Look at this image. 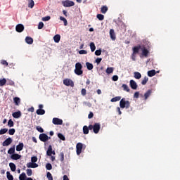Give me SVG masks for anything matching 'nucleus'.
<instances>
[{
	"mask_svg": "<svg viewBox=\"0 0 180 180\" xmlns=\"http://www.w3.org/2000/svg\"><path fill=\"white\" fill-rule=\"evenodd\" d=\"M130 101H127L126 98H122L120 101V108L121 109H129L130 108Z\"/></svg>",
	"mask_w": 180,
	"mask_h": 180,
	"instance_id": "nucleus-1",
	"label": "nucleus"
},
{
	"mask_svg": "<svg viewBox=\"0 0 180 180\" xmlns=\"http://www.w3.org/2000/svg\"><path fill=\"white\" fill-rule=\"evenodd\" d=\"M75 74H76V75H82V74H84L82 65L80 63H77L75 64Z\"/></svg>",
	"mask_w": 180,
	"mask_h": 180,
	"instance_id": "nucleus-2",
	"label": "nucleus"
},
{
	"mask_svg": "<svg viewBox=\"0 0 180 180\" xmlns=\"http://www.w3.org/2000/svg\"><path fill=\"white\" fill-rule=\"evenodd\" d=\"M89 130H93L95 134H98L99 133V130H101V124L100 123H95L94 125H89Z\"/></svg>",
	"mask_w": 180,
	"mask_h": 180,
	"instance_id": "nucleus-3",
	"label": "nucleus"
},
{
	"mask_svg": "<svg viewBox=\"0 0 180 180\" xmlns=\"http://www.w3.org/2000/svg\"><path fill=\"white\" fill-rule=\"evenodd\" d=\"M62 5L65 6V8H70L71 6H74V5H75V3L72 1L66 0L62 1Z\"/></svg>",
	"mask_w": 180,
	"mask_h": 180,
	"instance_id": "nucleus-4",
	"label": "nucleus"
},
{
	"mask_svg": "<svg viewBox=\"0 0 180 180\" xmlns=\"http://www.w3.org/2000/svg\"><path fill=\"white\" fill-rule=\"evenodd\" d=\"M84 147V145L82 143H78L76 145V153L77 155H79L82 153V148Z\"/></svg>",
	"mask_w": 180,
	"mask_h": 180,
	"instance_id": "nucleus-5",
	"label": "nucleus"
},
{
	"mask_svg": "<svg viewBox=\"0 0 180 180\" xmlns=\"http://www.w3.org/2000/svg\"><path fill=\"white\" fill-rule=\"evenodd\" d=\"M63 84L66 86H72V88H74V82L71 80V79H65L63 80Z\"/></svg>",
	"mask_w": 180,
	"mask_h": 180,
	"instance_id": "nucleus-6",
	"label": "nucleus"
},
{
	"mask_svg": "<svg viewBox=\"0 0 180 180\" xmlns=\"http://www.w3.org/2000/svg\"><path fill=\"white\" fill-rule=\"evenodd\" d=\"M39 139L40 140V141H42L43 143H46V141H47L49 140V136L46 134H40Z\"/></svg>",
	"mask_w": 180,
	"mask_h": 180,
	"instance_id": "nucleus-7",
	"label": "nucleus"
},
{
	"mask_svg": "<svg viewBox=\"0 0 180 180\" xmlns=\"http://www.w3.org/2000/svg\"><path fill=\"white\" fill-rule=\"evenodd\" d=\"M12 139L11 137L7 138L2 143L3 147H6L12 144Z\"/></svg>",
	"mask_w": 180,
	"mask_h": 180,
	"instance_id": "nucleus-8",
	"label": "nucleus"
},
{
	"mask_svg": "<svg viewBox=\"0 0 180 180\" xmlns=\"http://www.w3.org/2000/svg\"><path fill=\"white\" fill-rule=\"evenodd\" d=\"M15 30L18 33H22V32H23V30H25V26H23V25H22V24H18L15 27Z\"/></svg>",
	"mask_w": 180,
	"mask_h": 180,
	"instance_id": "nucleus-9",
	"label": "nucleus"
},
{
	"mask_svg": "<svg viewBox=\"0 0 180 180\" xmlns=\"http://www.w3.org/2000/svg\"><path fill=\"white\" fill-rule=\"evenodd\" d=\"M51 154L56 155V152L53 150V147L51 146V145H50L46 151V155H48L49 157H51Z\"/></svg>",
	"mask_w": 180,
	"mask_h": 180,
	"instance_id": "nucleus-10",
	"label": "nucleus"
},
{
	"mask_svg": "<svg viewBox=\"0 0 180 180\" xmlns=\"http://www.w3.org/2000/svg\"><path fill=\"white\" fill-rule=\"evenodd\" d=\"M52 122L53 123V124L61 125L63 124V120L55 117L53 118Z\"/></svg>",
	"mask_w": 180,
	"mask_h": 180,
	"instance_id": "nucleus-11",
	"label": "nucleus"
},
{
	"mask_svg": "<svg viewBox=\"0 0 180 180\" xmlns=\"http://www.w3.org/2000/svg\"><path fill=\"white\" fill-rule=\"evenodd\" d=\"M129 85H130V87L131 88V89H134V90H136L137 89V83L133 80V79H131L130 82H129Z\"/></svg>",
	"mask_w": 180,
	"mask_h": 180,
	"instance_id": "nucleus-12",
	"label": "nucleus"
},
{
	"mask_svg": "<svg viewBox=\"0 0 180 180\" xmlns=\"http://www.w3.org/2000/svg\"><path fill=\"white\" fill-rule=\"evenodd\" d=\"M151 94H153V91L151 89H149L144 94V100L147 101L150 96H151Z\"/></svg>",
	"mask_w": 180,
	"mask_h": 180,
	"instance_id": "nucleus-13",
	"label": "nucleus"
},
{
	"mask_svg": "<svg viewBox=\"0 0 180 180\" xmlns=\"http://www.w3.org/2000/svg\"><path fill=\"white\" fill-rule=\"evenodd\" d=\"M12 116L14 119H19L22 116V112L20 111L15 112L12 114Z\"/></svg>",
	"mask_w": 180,
	"mask_h": 180,
	"instance_id": "nucleus-14",
	"label": "nucleus"
},
{
	"mask_svg": "<svg viewBox=\"0 0 180 180\" xmlns=\"http://www.w3.org/2000/svg\"><path fill=\"white\" fill-rule=\"evenodd\" d=\"M140 49H141V46H134L132 50H133V56H134V54H137L139 53V51H140Z\"/></svg>",
	"mask_w": 180,
	"mask_h": 180,
	"instance_id": "nucleus-15",
	"label": "nucleus"
},
{
	"mask_svg": "<svg viewBox=\"0 0 180 180\" xmlns=\"http://www.w3.org/2000/svg\"><path fill=\"white\" fill-rule=\"evenodd\" d=\"M27 168H37V167H39V165H37V163H34V162H29L27 164Z\"/></svg>",
	"mask_w": 180,
	"mask_h": 180,
	"instance_id": "nucleus-16",
	"label": "nucleus"
},
{
	"mask_svg": "<svg viewBox=\"0 0 180 180\" xmlns=\"http://www.w3.org/2000/svg\"><path fill=\"white\" fill-rule=\"evenodd\" d=\"M110 36L112 40H116V34H115V30H110Z\"/></svg>",
	"mask_w": 180,
	"mask_h": 180,
	"instance_id": "nucleus-17",
	"label": "nucleus"
},
{
	"mask_svg": "<svg viewBox=\"0 0 180 180\" xmlns=\"http://www.w3.org/2000/svg\"><path fill=\"white\" fill-rule=\"evenodd\" d=\"M20 157H22L20 155L18 154V153H14L13 155H11V160H20Z\"/></svg>",
	"mask_w": 180,
	"mask_h": 180,
	"instance_id": "nucleus-18",
	"label": "nucleus"
},
{
	"mask_svg": "<svg viewBox=\"0 0 180 180\" xmlns=\"http://www.w3.org/2000/svg\"><path fill=\"white\" fill-rule=\"evenodd\" d=\"M148 54H150V51H148L147 49L146 48L142 49V56H143V57H146V58L148 57Z\"/></svg>",
	"mask_w": 180,
	"mask_h": 180,
	"instance_id": "nucleus-19",
	"label": "nucleus"
},
{
	"mask_svg": "<svg viewBox=\"0 0 180 180\" xmlns=\"http://www.w3.org/2000/svg\"><path fill=\"white\" fill-rule=\"evenodd\" d=\"M53 40L55 43H60V40H61V36L60 34H56L53 37Z\"/></svg>",
	"mask_w": 180,
	"mask_h": 180,
	"instance_id": "nucleus-20",
	"label": "nucleus"
},
{
	"mask_svg": "<svg viewBox=\"0 0 180 180\" xmlns=\"http://www.w3.org/2000/svg\"><path fill=\"white\" fill-rule=\"evenodd\" d=\"M25 42L27 44H33V38L30 37H26L25 38Z\"/></svg>",
	"mask_w": 180,
	"mask_h": 180,
	"instance_id": "nucleus-21",
	"label": "nucleus"
},
{
	"mask_svg": "<svg viewBox=\"0 0 180 180\" xmlns=\"http://www.w3.org/2000/svg\"><path fill=\"white\" fill-rule=\"evenodd\" d=\"M9 167L13 172H15L16 171V165H15V163L10 162Z\"/></svg>",
	"mask_w": 180,
	"mask_h": 180,
	"instance_id": "nucleus-22",
	"label": "nucleus"
},
{
	"mask_svg": "<svg viewBox=\"0 0 180 180\" xmlns=\"http://www.w3.org/2000/svg\"><path fill=\"white\" fill-rule=\"evenodd\" d=\"M86 66L89 71H91V70H94V65L89 62L86 63Z\"/></svg>",
	"mask_w": 180,
	"mask_h": 180,
	"instance_id": "nucleus-23",
	"label": "nucleus"
},
{
	"mask_svg": "<svg viewBox=\"0 0 180 180\" xmlns=\"http://www.w3.org/2000/svg\"><path fill=\"white\" fill-rule=\"evenodd\" d=\"M83 133L84 134H88L89 133V127L86 125L83 127Z\"/></svg>",
	"mask_w": 180,
	"mask_h": 180,
	"instance_id": "nucleus-24",
	"label": "nucleus"
},
{
	"mask_svg": "<svg viewBox=\"0 0 180 180\" xmlns=\"http://www.w3.org/2000/svg\"><path fill=\"white\" fill-rule=\"evenodd\" d=\"M23 143H20L17 146H16V151H22L23 150Z\"/></svg>",
	"mask_w": 180,
	"mask_h": 180,
	"instance_id": "nucleus-25",
	"label": "nucleus"
},
{
	"mask_svg": "<svg viewBox=\"0 0 180 180\" xmlns=\"http://www.w3.org/2000/svg\"><path fill=\"white\" fill-rule=\"evenodd\" d=\"M36 113L37 115H43L46 113V110H44V109H38L37 110Z\"/></svg>",
	"mask_w": 180,
	"mask_h": 180,
	"instance_id": "nucleus-26",
	"label": "nucleus"
},
{
	"mask_svg": "<svg viewBox=\"0 0 180 180\" xmlns=\"http://www.w3.org/2000/svg\"><path fill=\"white\" fill-rule=\"evenodd\" d=\"M134 77L136 78V79H140L141 78V73L139 72H135L134 73Z\"/></svg>",
	"mask_w": 180,
	"mask_h": 180,
	"instance_id": "nucleus-27",
	"label": "nucleus"
},
{
	"mask_svg": "<svg viewBox=\"0 0 180 180\" xmlns=\"http://www.w3.org/2000/svg\"><path fill=\"white\" fill-rule=\"evenodd\" d=\"M13 101H14L15 105H16L17 106H19V104L20 103V98L19 97H15L13 98Z\"/></svg>",
	"mask_w": 180,
	"mask_h": 180,
	"instance_id": "nucleus-28",
	"label": "nucleus"
},
{
	"mask_svg": "<svg viewBox=\"0 0 180 180\" xmlns=\"http://www.w3.org/2000/svg\"><path fill=\"white\" fill-rule=\"evenodd\" d=\"M155 74H156L155 70H152L148 71V77H154V75H155Z\"/></svg>",
	"mask_w": 180,
	"mask_h": 180,
	"instance_id": "nucleus-29",
	"label": "nucleus"
},
{
	"mask_svg": "<svg viewBox=\"0 0 180 180\" xmlns=\"http://www.w3.org/2000/svg\"><path fill=\"white\" fill-rule=\"evenodd\" d=\"M58 158L61 162H64V152H60Z\"/></svg>",
	"mask_w": 180,
	"mask_h": 180,
	"instance_id": "nucleus-30",
	"label": "nucleus"
},
{
	"mask_svg": "<svg viewBox=\"0 0 180 180\" xmlns=\"http://www.w3.org/2000/svg\"><path fill=\"white\" fill-rule=\"evenodd\" d=\"M108 6H103L101 8V13H106L108 12Z\"/></svg>",
	"mask_w": 180,
	"mask_h": 180,
	"instance_id": "nucleus-31",
	"label": "nucleus"
},
{
	"mask_svg": "<svg viewBox=\"0 0 180 180\" xmlns=\"http://www.w3.org/2000/svg\"><path fill=\"white\" fill-rule=\"evenodd\" d=\"M122 88H123V91H125L126 92H130V89L127 84H122Z\"/></svg>",
	"mask_w": 180,
	"mask_h": 180,
	"instance_id": "nucleus-32",
	"label": "nucleus"
},
{
	"mask_svg": "<svg viewBox=\"0 0 180 180\" xmlns=\"http://www.w3.org/2000/svg\"><path fill=\"white\" fill-rule=\"evenodd\" d=\"M122 99V96H116L110 100V102H119Z\"/></svg>",
	"mask_w": 180,
	"mask_h": 180,
	"instance_id": "nucleus-33",
	"label": "nucleus"
},
{
	"mask_svg": "<svg viewBox=\"0 0 180 180\" xmlns=\"http://www.w3.org/2000/svg\"><path fill=\"white\" fill-rule=\"evenodd\" d=\"M60 20H62V22H63L64 26H67L68 25V21H67V19H65V18L60 16Z\"/></svg>",
	"mask_w": 180,
	"mask_h": 180,
	"instance_id": "nucleus-34",
	"label": "nucleus"
},
{
	"mask_svg": "<svg viewBox=\"0 0 180 180\" xmlns=\"http://www.w3.org/2000/svg\"><path fill=\"white\" fill-rule=\"evenodd\" d=\"M90 49H91L92 53H94V51H95V50H96V46H95V44L94 42H91L90 44Z\"/></svg>",
	"mask_w": 180,
	"mask_h": 180,
	"instance_id": "nucleus-35",
	"label": "nucleus"
},
{
	"mask_svg": "<svg viewBox=\"0 0 180 180\" xmlns=\"http://www.w3.org/2000/svg\"><path fill=\"white\" fill-rule=\"evenodd\" d=\"M19 179L20 180H26V173L22 172L21 174H20Z\"/></svg>",
	"mask_w": 180,
	"mask_h": 180,
	"instance_id": "nucleus-36",
	"label": "nucleus"
},
{
	"mask_svg": "<svg viewBox=\"0 0 180 180\" xmlns=\"http://www.w3.org/2000/svg\"><path fill=\"white\" fill-rule=\"evenodd\" d=\"M6 176H7V179L13 180V176L11 174V172H6Z\"/></svg>",
	"mask_w": 180,
	"mask_h": 180,
	"instance_id": "nucleus-37",
	"label": "nucleus"
},
{
	"mask_svg": "<svg viewBox=\"0 0 180 180\" xmlns=\"http://www.w3.org/2000/svg\"><path fill=\"white\" fill-rule=\"evenodd\" d=\"M114 68H108L106 69V74H112L113 73Z\"/></svg>",
	"mask_w": 180,
	"mask_h": 180,
	"instance_id": "nucleus-38",
	"label": "nucleus"
},
{
	"mask_svg": "<svg viewBox=\"0 0 180 180\" xmlns=\"http://www.w3.org/2000/svg\"><path fill=\"white\" fill-rule=\"evenodd\" d=\"M148 82V77L147 76H145L141 82L142 85H146Z\"/></svg>",
	"mask_w": 180,
	"mask_h": 180,
	"instance_id": "nucleus-39",
	"label": "nucleus"
},
{
	"mask_svg": "<svg viewBox=\"0 0 180 180\" xmlns=\"http://www.w3.org/2000/svg\"><path fill=\"white\" fill-rule=\"evenodd\" d=\"M58 137L63 141H65V136H64V135H63V134H61V133L58 134Z\"/></svg>",
	"mask_w": 180,
	"mask_h": 180,
	"instance_id": "nucleus-40",
	"label": "nucleus"
},
{
	"mask_svg": "<svg viewBox=\"0 0 180 180\" xmlns=\"http://www.w3.org/2000/svg\"><path fill=\"white\" fill-rule=\"evenodd\" d=\"M6 133H8V129H6V128L1 129L0 130V136H2L3 134H5Z\"/></svg>",
	"mask_w": 180,
	"mask_h": 180,
	"instance_id": "nucleus-41",
	"label": "nucleus"
},
{
	"mask_svg": "<svg viewBox=\"0 0 180 180\" xmlns=\"http://www.w3.org/2000/svg\"><path fill=\"white\" fill-rule=\"evenodd\" d=\"M97 19H98V20H103V19H105V15H102V14H98L96 15Z\"/></svg>",
	"mask_w": 180,
	"mask_h": 180,
	"instance_id": "nucleus-42",
	"label": "nucleus"
},
{
	"mask_svg": "<svg viewBox=\"0 0 180 180\" xmlns=\"http://www.w3.org/2000/svg\"><path fill=\"white\" fill-rule=\"evenodd\" d=\"M16 130H15V129L12 128V129H10L8 130V134H10V136H13V134H15Z\"/></svg>",
	"mask_w": 180,
	"mask_h": 180,
	"instance_id": "nucleus-43",
	"label": "nucleus"
},
{
	"mask_svg": "<svg viewBox=\"0 0 180 180\" xmlns=\"http://www.w3.org/2000/svg\"><path fill=\"white\" fill-rule=\"evenodd\" d=\"M46 169H48V171H51V169H53V166L51 165V164L47 163L46 165Z\"/></svg>",
	"mask_w": 180,
	"mask_h": 180,
	"instance_id": "nucleus-44",
	"label": "nucleus"
},
{
	"mask_svg": "<svg viewBox=\"0 0 180 180\" xmlns=\"http://www.w3.org/2000/svg\"><path fill=\"white\" fill-rule=\"evenodd\" d=\"M8 127H13L14 123H13L12 119H10V120H8Z\"/></svg>",
	"mask_w": 180,
	"mask_h": 180,
	"instance_id": "nucleus-45",
	"label": "nucleus"
},
{
	"mask_svg": "<svg viewBox=\"0 0 180 180\" xmlns=\"http://www.w3.org/2000/svg\"><path fill=\"white\" fill-rule=\"evenodd\" d=\"M6 84V79L4 78L0 80V86H4Z\"/></svg>",
	"mask_w": 180,
	"mask_h": 180,
	"instance_id": "nucleus-46",
	"label": "nucleus"
},
{
	"mask_svg": "<svg viewBox=\"0 0 180 180\" xmlns=\"http://www.w3.org/2000/svg\"><path fill=\"white\" fill-rule=\"evenodd\" d=\"M36 129L39 133H44V129H43L41 127L37 126Z\"/></svg>",
	"mask_w": 180,
	"mask_h": 180,
	"instance_id": "nucleus-47",
	"label": "nucleus"
},
{
	"mask_svg": "<svg viewBox=\"0 0 180 180\" xmlns=\"http://www.w3.org/2000/svg\"><path fill=\"white\" fill-rule=\"evenodd\" d=\"M8 154H15V147L13 148H11L8 150Z\"/></svg>",
	"mask_w": 180,
	"mask_h": 180,
	"instance_id": "nucleus-48",
	"label": "nucleus"
},
{
	"mask_svg": "<svg viewBox=\"0 0 180 180\" xmlns=\"http://www.w3.org/2000/svg\"><path fill=\"white\" fill-rule=\"evenodd\" d=\"M32 174H33V171H32L31 169H27V175L28 176H32Z\"/></svg>",
	"mask_w": 180,
	"mask_h": 180,
	"instance_id": "nucleus-49",
	"label": "nucleus"
},
{
	"mask_svg": "<svg viewBox=\"0 0 180 180\" xmlns=\"http://www.w3.org/2000/svg\"><path fill=\"white\" fill-rule=\"evenodd\" d=\"M46 177L48 178V180H53V175H51V173L49 172H47Z\"/></svg>",
	"mask_w": 180,
	"mask_h": 180,
	"instance_id": "nucleus-50",
	"label": "nucleus"
},
{
	"mask_svg": "<svg viewBox=\"0 0 180 180\" xmlns=\"http://www.w3.org/2000/svg\"><path fill=\"white\" fill-rule=\"evenodd\" d=\"M29 6L31 8H33V6H34V1L29 0Z\"/></svg>",
	"mask_w": 180,
	"mask_h": 180,
	"instance_id": "nucleus-51",
	"label": "nucleus"
},
{
	"mask_svg": "<svg viewBox=\"0 0 180 180\" xmlns=\"http://www.w3.org/2000/svg\"><path fill=\"white\" fill-rule=\"evenodd\" d=\"M50 19H51V17H50V16H46V17L42 18L43 22H47V21L50 20Z\"/></svg>",
	"mask_w": 180,
	"mask_h": 180,
	"instance_id": "nucleus-52",
	"label": "nucleus"
},
{
	"mask_svg": "<svg viewBox=\"0 0 180 180\" xmlns=\"http://www.w3.org/2000/svg\"><path fill=\"white\" fill-rule=\"evenodd\" d=\"M44 27V23L43 22H39L38 25V29H43Z\"/></svg>",
	"mask_w": 180,
	"mask_h": 180,
	"instance_id": "nucleus-53",
	"label": "nucleus"
},
{
	"mask_svg": "<svg viewBox=\"0 0 180 180\" xmlns=\"http://www.w3.org/2000/svg\"><path fill=\"white\" fill-rule=\"evenodd\" d=\"M31 162H37V156H33L31 158Z\"/></svg>",
	"mask_w": 180,
	"mask_h": 180,
	"instance_id": "nucleus-54",
	"label": "nucleus"
},
{
	"mask_svg": "<svg viewBox=\"0 0 180 180\" xmlns=\"http://www.w3.org/2000/svg\"><path fill=\"white\" fill-rule=\"evenodd\" d=\"M101 54H102V50L98 49V50H96V51H95V55H96V56H101Z\"/></svg>",
	"mask_w": 180,
	"mask_h": 180,
	"instance_id": "nucleus-55",
	"label": "nucleus"
},
{
	"mask_svg": "<svg viewBox=\"0 0 180 180\" xmlns=\"http://www.w3.org/2000/svg\"><path fill=\"white\" fill-rule=\"evenodd\" d=\"M1 64H2L3 65H6V67H8V65H9V64L8 63V62L5 60H2L1 61Z\"/></svg>",
	"mask_w": 180,
	"mask_h": 180,
	"instance_id": "nucleus-56",
	"label": "nucleus"
},
{
	"mask_svg": "<svg viewBox=\"0 0 180 180\" xmlns=\"http://www.w3.org/2000/svg\"><path fill=\"white\" fill-rule=\"evenodd\" d=\"M7 85H11V86H13V85H15V82L12 80H9L7 83Z\"/></svg>",
	"mask_w": 180,
	"mask_h": 180,
	"instance_id": "nucleus-57",
	"label": "nucleus"
},
{
	"mask_svg": "<svg viewBox=\"0 0 180 180\" xmlns=\"http://www.w3.org/2000/svg\"><path fill=\"white\" fill-rule=\"evenodd\" d=\"M139 96H140V93L139 91H136L134 94V98H136V99L139 98Z\"/></svg>",
	"mask_w": 180,
	"mask_h": 180,
	"instance_id": "nucleus-58",
	"label": "nucleus"
},
{
	"mask_svg": "<svg viewBox=\"0 0 180 180\" xmlns=\"http://www.w3.org/2000/svg\"><path fill=\"white\" fill-rule=\"evenodd\" d=\"M79 54H88V51H86L85 50H80L79 51Z\"/></svg>",
	"mask_w": 180,
	"mask_h": 180,
	"instance_id": "nucleus-59",
	"label": "nucleus"
},
{
	"mask_svg": "<svg viewBox=\"0 0 180 180\" xmlns=\"http://www.w3.org/2000/svg\"><path fill=\"white\" fill-rule=\"evenodd\" d=\"M81 93L83 96H85V95H86V89H82Z\"/></svg>",
	"mask_w": 180,
	"mask_h": 180,
	"instance_id": "nucleus-60",
	"label": "nucleus"
},
{
	"mask_svg": "<svg viewBox=\"0 0 180 180\" xmlns=\"http://www.w3.org/2000/svg\"><path fill=\"white\" fill-rule=\"evenodd\" d=\"M101 61H102V58H97L96 59V63L97 64H101Z\"/></svg>",
	"mask_w": 180,
	"mask_h": 180,
	"instance_id": "nucleus-61",
	"label": "nucleus"
},
{
	"mask_svg": "<svg viewBox=\"0 0 180 180\" xmlns=\"http://www.w3.org/2000/svg\"><path fill=\"white\" fill-rule=\"evenodd\" d=\"M112 81H117V79H119V76L114 75V76H112Z\"/></svg>",
	"mask_w": 180,
	"mask_h": 180,
	"instance_id": "nucleus-62",
	"label": "nucleus"
},
{
	"mask_svg": "<svg viewBox=\"0 0 180 180\" xmlns=\"http://www.w3.org/2000/svg\"><path fill=\"white\" fill-rule=\"evenodd\" d=\"M92 117H94V112H90L89 115H88V118L89 119H92Z\"/></svg>",
	"mask_w": 180,
	"mask_h": 180,
	"instance_id": "nucleus-63",
	"label": "nucleus"
},
{
	"mask_svg": "<svg viewBox=\"0 0 180 180\" xmlns=\"http://www.w3.org/2000/svg\"><path fill=\"white\" fill-rule=\"evenodd\" d=\"M28 112H31L32 113H33V112H34V108L31 107V108H28Z\"/></svg>",
	"mask_w": 180,
	"mask_h": 180,
	"instance_id": "nucleus-64",
	"label": "nucleus"
}]
</instances>
